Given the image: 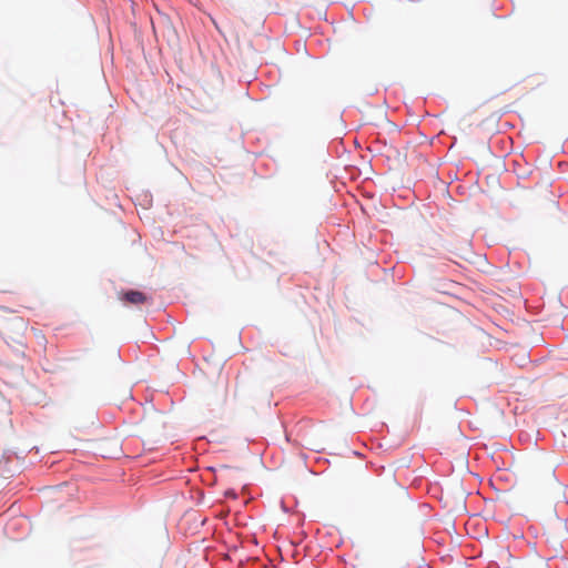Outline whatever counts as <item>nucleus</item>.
Masks as SVG:
<instances>
[{
	"label": "nucleus",
	"instance_id": "obj_2",
	"mask_svg": "<svg viewBox=\"0 0 568 568\" xmlns=\"http://www.w3.org/2000/svg\"><path fill=\"white\" fill-rule=\"evenodd\" d=\"M226 497L236 498V493L233 489L225 491Z\"/></svg>",
	"mask_w": 568,
	"mask_h": 568
},
{
	"label": "nucleus",
	"instance_id": "obj_1",
	"mask_svg": "<svg viewBox=\"0 0 568 568\" xmlns=\"http://www.w3.org/2000/svg\"><path fill=\"white\" fill-rule=\"evenodd\" d=\"M119 300L125 304L142 305L151 301V297L141 291L130 290L119 294Z\"/></svg>",
	"mask_w": 568,
	"mask_h": 568
}]
</instances>
